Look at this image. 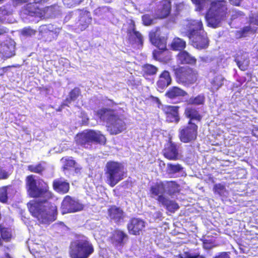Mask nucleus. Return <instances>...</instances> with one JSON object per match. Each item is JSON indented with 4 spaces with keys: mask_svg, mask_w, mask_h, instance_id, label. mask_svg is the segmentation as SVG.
<instances>
[{
    "mask_svg": "<svg viewBox=\"0 0 258 258\" xmlns=\"http://www.w3.org/2000/svg\"><path fill=\"white\" fill-rule=\"evenodd\" d=\"M28 168L29 170H30V171L38 173H40L44 169V168L42 167L41 164H39L36 165H29L28 166Z\"/></svg>",
    "mask_w": 258,
    "mask_h": 258,
    "instance_id": "de8ad7c7",
    "label": "nucleus"
},
{
    "mask_svg": "<svg viewBox=\"0 0 258 258\" xmlns=\"http://www.w3.org/2000/svg\"><path fill=\"white\" fill-rule=\"evenodd\" d=\"M83 208L82 204L69 196H66L64 198L61 204V212L62 214L80 211Z\"/></svg>",
    "mask_w": 258,
    "mask_h": 258,
    "instance_id": "ddd939ff",
    "label": "nucleus"
},
{
    "mask_svg": "<svg viewBox=\"0 0 258 258\" xmlns=\"http://www.w3.org/2000/svg\"><path fill=\"white\" fill-rule=\"evenodd\" d=\"M149 39L152 44L158 48L159 50H154L153 52V57L156 60L162 59V51L166 50V39L160 36L159 29L152 30L149 33Z\"/></svg>",
    "mask_w": 258,
    "mask_h": 258,
    "instance_id": "9b49d317",
    "label": "nucleus"
},
{
    "mask_svg": "<svg viewBox=\"0 0 258 258\" xmlns=\"http://www.w3.org/2000/svg\"><path fill=\"white\" fill-rule=\"evenodd\" d=\"M94 251L93 245L84 236L78 237L70 245L69 253L72 258H88Z\"/></svg>",
    "mask_w": 258,
    "mask_h": 258,
    "instance_id": "39448f33",
    "label": "nucleus"
},
{
    "mask_svg": "<svg viewBox=\"0 0 258 258\" xmlns=\"http://www.w3.org/2000/svg\"><path fill=\"white\" fill-rule=\"evenodd\" d=\"M21 15L30 16H35L42 18L41 9L39 5L34 4V3H29L22 8Z\"/></svg>",
    "mask_w": 258,
    "mask_h": 258,
    "instance_id": "dca6fc26",
    "label": "nucleus"
},
{
    "mask_svg": "<svg viewBox=\"0 0 258 258\" xmlns=\"http://www.w3.org/2000/svg\"><path fill=\"white\" fill-rule=\"evenodd\" d=\"M177 61L181 64H194L196 62V59L191 56L187 52L183 51L177 55Z\"/></svg>",
    "mask_w": 258,
    "mask_h": 258,
    "instance_id": "a878e982",
    "label": "nucleus"
},
{
    "mask_svg": "<svg viewBox=\"0 0 258 258\" xmlns=\"http://www.w3.org/2000/svg\"><path fill=\"white\" fill-rule=\"evenodd\" d=\"M213 190L215 194L218 195L220 197H226L228 195V191L225 186L221 183L215 184Z\"/></svg>",
    "mask_w": 258,
    "mask_h": 258,
    "instance_id": "58836bf2",
    "label": "nucleus"
},
{
    "mask_svg": "<svg viewBox=\"0 0 258 258\" xmlns=\"http://www.w3.org/2000/svg\"><path fill=\"white\" fill-rule=\"evenodd\" d=\"M185 114L187 118L190 119L189 121H200L202 119V116L199 112L192 107H187L185 110Z\"/></svg>",
    "mask_w": 258,
    "mask_h": 258,
    "instance_id": "cd10ccee",
    "label": "nucleus"
},
{
    "mask_svg": "<svg viewBox=\"0 0 258 258\" xmlns=\"http://www.w3.org/2000/svg\"><path fill=\"white\" fill-rule=\"evenodd\" d=\"M252 135L253 136H254L258 138V128H254L252 131Z\"/></svg>",
    "mask_w": 258,
    "mask_h": 258,
    "instance_id": "bf43d9fd",
    "label": "nucleus"
},
{
    "mask_svg": "<svg viewBox=\"0 0 258 258\" xmlns=\"http://www.w3.org/2000/svg\"><path fill=\"white\" fill-rule=\"evenodd\" d=\"M186 94V92L177 87L170 88L166 93V96L172 99L178 97L184 96Z\"/></svg>",
    "mask_w": 258,
    "mask_h": 258,
    "instance_id": "c756f323",
    "label": "nucleus"
},
{
    "mask_svg": "<svg viewBox=\"0 0 258 258\" xmlns=\"http://www.w3.org/2000/svg\"><path fill=\"white\" fill-rule=\"evenodd\" d=\"M142 20L145 25L148 26L152 24L153 20L149 15H146L143 16Z\"/></svg>",
    "mask_w": 258,
    "mask_h": 258,
    "instance_id": "09e8293b",
    "label": "nucleus"
},
{
    "mask_svg": "<svg viewBox=\"0 0 258 258\" xmlns=\"http://www.w3.org/2000/svg\"><path fill=\"white\" fill-rule=\"evenodd\" d=\"M162 216V214L160 211H157V212H155L153 215V217L155 219L161 220Z\"/></svg>",
    "mask_w": 258,
    "mask_h": 258,
    "instance_id": "6e6d98bb",
    "label": "nucleus"
},
{
    "mask_svg": "<svg viewBox=\"0 0 258 258\" xmlns=\"http://www.w3.org/2000/svg\"><path fill=\"white\" fill-rule=\"evenodd\" d=\"M15 42L12 40L0 44V53L4 57H10L15 54Z\"/></svg>",
    "mask_w": 258,
    "mask_h": 258,
    "instance_id": "a211bd4d",
    "label": "nucleus"
},
{
    "mask_svg": "<svg viewBox=\"0 0 258 258\" xmlns=\"http://www.w3.org/2000/svg\"><path fill=\"white\" fill-rule=\"evenodd\" d=\"M75 3L76 5H78L80 4L81 2L83 1V0H73Z\"/></svg>",
    "mask_w": 258,
    "mask_h": 258,
    "instance_id": "052dcab7",
    "label": "nucleus"
},
{
    "mask_svg": "<svg viewBox=\"0 0 258 258\" xmlns=\"http://www.w3.org/2000/svg\"><path fill=\"white\" fill-rule=\"evenodd\" d=\"M76 141L78 144L88 148L93 142L104 144L106 138L99 131H85L76 136Z\"/></svg>",
    "mask_w": 258,
    "mask_h": 258,
    "instance_id": "1a4fd4ad",
    "label": "nucleus"
},
{
    "mask_svg": "<svg viewBox=\"0 0 258 258\" xmlns=\"http://www.w3.org/2000/svg\"><path fill=\"white\" fill-rule=\"evenodd\" d=\"M59 11V7L58 6L53 5L41 9V14L43 18H52L58 15Z\"/></svg>",
    "mask_w": 258,
    "mask_h": 258,
    "instance_id": "b1692460",
    "label": "nucleus"
},
{
    "mask_svg": "<svg viewBox=\"0 0 258 258\" xmlns=\"http://www.w3.org/2000/svg\"><path fill=\"white\" fill-rule=\"evenodd\" d=\"M242 0H229L231 4L235 6H239Z\"/></svg>",
    "mask_w": 258,
    "mask_h": 258,
    "instance_id": "13d9d810",
    "label": "nucleus"
},
{
    "mask_svg": "<svg viewBox=\"0 0 258 258\" xmlns=\"http://www.w3.org/2000/svg\"><path fill=\"white\" fill-rule=\"evenodd\" d=\"M9 176V173L5 170L0 169V179H6Z\"/></svg>",
    "mask_w": 258,
    "mask_h": 258,
    "instance_id": "864d4df0",
    "label": "nucleus"
},
{
    "mask_svg": "<svg viewBox=\"0 0 258 258\" xmlns=\"http://www.w3.org/2000/svg\"><path fill=\"white\" fill-rule=\"evenodd\" d=\"M249 22V26L244 27L242 30V36H243L244 34L247 32H254L256 31L257 28L255 26H258V14L250 17Z\"/></svg>",
    "mask_w": 258,
    "mask_h": 258,
    "instance_id": "bb28decb",
    "label": "nucleus"
},
{
    "mask_svg": "<svg viewBox=\"0 0 258 258\" xmlns=\"http://www.w3.org/2000/svg\"><path fill=\"white\" fill-rule=\"evenodd\" d=\"M95 13L100 16L106 15L107 16H109V14L111 13L110 9L106 6H103L99 7L95 10Z\"/></svg>",
    "mask_w": 258,
    "mask_h": 258,
    "instance_id": "37998d69",
    "label": "nucleus"
},
{
    "mask_svg": "<svg viewBox=\"0 0 258 258\" xmlns=\"http://www.w3.org/2000/svg\"><path fill=\"white\" fill-rule=\"evenodd\" d=\"M28 207L32 215L40 223L49 224L56 219V207L48 202L46 199L38 202L31 201L28 204Z\"/></svg>",
    "mask_w": 258,
    "mask_h": 258,
    "instance_id": "f03ea898",
    "label": "nucleus"
},
{
    "mask_svg": "<svg viewBox=\"0 0 258 258\" xmlns=\"http://www.w3.org/2000/svg\"><path fill=\"white\" fill-rule=\"evenodd\" d=\"M36 31L30 27H25L21 30V34L25 37L32 36L36 34Z\"/></svg>",
    "mask_w": 258,
    "mask_h": 258,
    "instance_id": "c03bdc74",
    "label": "nucleus"
},
{
    "mask_svg": "<svg viewBox=\"0 0 258 258\" xmlns=\"http://www.w3.org/2000/svg\"><path fill=\"white\" fill-rule=\"evenodd\" d=\"M105 175L107 182L111 187L114 186L126 176L123 165L114 161L107 163L105 167Z\"/></svg>",
    "mask_w": 258,
    "mask_h": 258,
    "instance_id": "6e6552de",
    "label": "nucleus"
},
{
    "mask_svg": "<svg viewBox=\"0 0 258 258\" xmlns=\"http://www.w3.org/2000/svg\"><path fill=\"white\" fill-rule=\"evenodd\" d=\"M8 200V191L7 187L0 188V202L6 203Z\"/></svg>",
    "mask_w": 258,
    "mask_h": 258,
    "instance_id": "a18cd8bd",
    "label": "nucleus"
},
{
    "mask_svg": "<svg viewBox=\"0 0 258 258\" xmlns=\"http://www.w3.org/2000/svg\"><path fill=\"white\" fill-rule=\"evenodd\" d=\"M194 258H204V257L203 256H201V255H194Z\"/></svg>",
    "mask_w": 258,
    "mask_h": 258,
    "instance_id": "680f3d73",
    "label": "nucleus"
},
{
    "mask_svg": "<svg viewBox=\"0 0 258 258\" xmlns=\"http://www.w3.org/2000/svg\"><path fill=\"white\" fill-rule=\"evenodd\" d=\"M5 258H11V257L8 253H6Z\"/></svg>",
    "mask_w": 258,
    "mask_h": 258,
    "instance_id": "e2e57ef3",
    "label": "nucleus"
},
{
    "mask_svg": "<svg viewBox=\"0 0 258 258\" xmlns=\"http://www.w3.org/2000/svg\"><path fill=\"white\" fill-rule=\"evenodd\" d=\"M183 26L186 35L194 47L199 49L206 48L209 45L207 33L203 29V24L199 20H187Z\"/></svg>",
    "mask_w": 258,
    "mask_h": 258,
    "instance_id": "7ed1b4c3",
    "label": "nucleus"
},
{
    "mask_svg": "<svg viewBox=\"0 0 258 258\" xmlns=\"http://www.w3.org/2000/svg\"><path fill=\"white\" fill-rule=\"evenodd\" d=\"M105 2H106V3H110L113 0H104Z\"/></svg>",
    "mask_w": 258,
    "mask_h": 258,
    "instance_id": "0e129e2a",
    "label": "nucleus"
},
{
    "mask_svg": "<svg viewBox=\"0 0 258 258\" xmlns=\"http://www.w3.org/2000/svg\"><path fill=\"white\" fill-rule=\"evenodd\" d=\"M53 187L57 192L66 194L69 190L70 185L68 182L62 179H57L54 180Z\"/></svg>",
    "mask_w": 258,
    "mask_h": 258,
    "instance_id": "393cba45",
    "label": "nucleus"
},
{
    "mask_svg": "<svg viewBox=\"0 0 258 258\" xmlns=\"http://www.w3.org/2000/svg\"><path fill=\"white\" fill-rule=\"evenodd\" d=\"M143 71L148 75H153L157 73V68L153 65L147 64L143 67Z\"/></svg>",
    "mask_w": 258,
    "mask_h": 258,
    "instance_id": "ea45409f",
    "label": "nucleus"
},
{
    "mask_svg": "<svg viewBox=\"0 0 258 258\" xmlns=\"http://www.w3.org/2000/svg\"><path fill=\"white\" fill-rule=\"evenodd\" d=\"M127 236L123 231L116 230L114 231L113 235V240L116 243L117 245H121L124 243V240Z\"/></svg>",
    "mask_w": 258,
    "mask_h": 258,
    "instance_id": "f704fd0d",
    "label": "nucleus"
},
{
    "mask_svg": "<svg viewBox=\"0 0 258 258\" xmlns=\"http://www.w3.org/2000/svg\"><path fill=\"white\" fill-rule=\"evenodd\" d=\"M214 258H230L229 254L227 252H222L219 253Z\"/></svg>",
    "mask_w": 258,
    "mask_h": 258,
    "instance_id": "5fc2aeb1",
    "label": "nucleus"
},
{
    "mask_svg": "<svg viewBox=\"0 0 258 258\" xmlns=\"http://www.w3.org/2000/svg\"><path fill=\"white\" fill-rule=\"evenodd\" d=\"M172 79L170 73L167 71H164L159 77L157 82L158 90L163 92L171 83Z\"/></svg>",
    "mask_w": 258,
    "mask_h": 258,
    "instance_id": "6ab92c4d",
    "label": "nucleus"
},
{
    "mask_svg": "<svg viewBox=\"0 0 258 258\" xmlns=\"http://www.w3.org/2000/svg\"><path fill=\"white\" fill-rule=\"evenodd\" d=\"M63 4L69 8L76 6V4L73 0H62Z\"/></svg>",
    "mask_w": 258,
    "mask_h": 258,
    "instance_id": "3c124183",
    "label": "nucleus"
},
{
    "mask_svg": "<svg viewBox=\"0 0 258 258\" xmlns=\"http://www.w3.org/2000/svg\"><path fill=\"white\" fill-rule=\"evenodd\" d=\"M163 154L165 157L169 160H177L179 159L180 157L179 145L169 142L165 146Z\"/></svg>",
    "mask_w": 258,
    "mask_h": 258,
    "instance_id": "2eb2a0df",
    "label": "nucleus"
},
{
    "mask_svg": "<svg viewBox=\"0 0 258 258\" xmlns=\"http://www.w3.org/2000/svg\"><path fill=\"white\" fill-rule=\"evenodd\" d=\"M167 167L169 173H176L180 172L182 169V167L179 164H173L168 163L167 165Z\"/></svg>",
    "mask_w": 258,
    "mask_h": 258,
    "instance_id": "a19ab883",
    "label": "nucleus"
},
{
    "mask_svg": "<svg viewBox=\"0 0 258 258\" xmlns=\"http://www.w3.org/2000/svg\"><path fill=\"white\" fill-rule=\"evenodd\" d=\"M28 0H12L13 6L12 7H16L18 6L22 5L23 3H27Z\"/></svg>",
    "mask_w": 258,
    "mask_h": 258,
    "instance_id": "8fccbe9b",
    "label": "nucleus"
},
{
    "mask_svg": "<svg viewBox=\"0 0 258 258\" xmlns=\"http://www.w3.org/2000/svg\"><path fill=\"white\" fill-rule=\"evenodd\" d=\"M170 10V3L168 1H164L161 7L158 9L157 15L160 18H164L169 15Z\"/></svg>",
    "mask_w": 258,
    "mask_h": 258,
    "instance_id": "c85d7f7f",
    "label": "nucleus"
},
{
    "mask_svg": "<svg viewBox=\"0 0 258 258\" xmlns=\"http://www.w3.org/2000/svg\"><path fill=\"white\" fill-rule=\"evenodd\" d=\"M2 244V240H1V239L0 238V245H1Z\"/></svg>",
    "mask_w": 258,
    "mask_h": 258,
    "instance_id": "338daca9",
    "label": "nucleus"
},
{
    "mask_svg": "<svg viewBox=\"0 0 258 258\" xmlns=\"http://www.w3.org/2000/svg\"><path fill=\"white\" fill-rule=\"evenodd\" d=\"M5 0H0V3H3Z\"/></svg>",
    "mask_w": 258,
    "mask_h": 258,
    "instance_id": "69168bd1",
    "label": "nucleus"
},
{
    "mask_svg": "<svg viewBox=\"0 0 258 258\" xmlns=\"http://www.w3.org/2000/svg\"><path fill=\"white\" fill-rule=\"evenodd\" d=\"M26 184L28 191L32 197H46L49 196L47 184L43 181H37L33 175L27 177Z\"/></svg>",
    "mask_w": 258,
    "mask_h": 258,
    "instance_id": "9d476101",
    "label": "nucleus"
},
{
    "mask_svg": "<svg viewBox=\"0 0 258 258\" xmlns=\"http://www.w3.org/2000/svg\"><path fill=\"white\" fill-rule=\"evenodd\" d=\"M109 216L111 220L115 223H120L123 220L124 214L123 211L119 208L112 207L108 210Z\"/></svg>",
    "mask_w": 258,
    "mask_h": 258,
    "instance_id": "412c9836",
    "label": "nucleus"
},
{
    "mask_svg": "<svg viewBox=\"0 0 258 258\" xmlns=\"http://www.w3.org/2000/svg\"><path fill=\"white\" fill-rule=\"evenodd\" d=\"M224 81L225 79L222 75L215 76L211 81L212 91H217L223 85Z\"/></svg>",
    "mask_w": 258,
    "mask_h": 258,
    "instance_id": "473e14b6",
    "label": "nucleus"
},
{
    "mask_svg": "<svg viewBox=\"0 0 258 258\" xmlns=\"http://www.w3.org/2000/svg\"><path fill=\"white\" fill-rule=\"evenodd\" d=\"M194 255L188 252H185L183 253L180 254L179 258H194Z\"/></svg>",
    "mask_w": 258,
    "mask_h": 258,
    "instance_id": "603ef678",
    "label": "nucleus"
},
{
    "mask_svg": "<svg viewBox=\"0 0 258 258\" xmlns=\"http://www.w3.org/2000/svg\"><path fill=\"white\" fill-rule=\"evenodd\" d=\"M13 11L12 6L7 5L0 8V21L1 22H7L5 16H9Z\"/></svg>",
    "mask_w": 258,
    "mask_h": 258,
    "instance_id": "c9c22d12",
    "label": "nucleus"
},
{
    "mask_svg": "<svg viewBox=\"0 0 258 258\" xmlns=\"http://www.w3.org/2000/svg\"><path fill=\"white\" fill-rule=\"evenodd\" d=\"M61 162L63 163V169L64 172L66 170L74 169V168L76 172L80 171V169L76 167L75 161L72 158H62L61 159Z\"/></svg>",
    "mask_w": 258,
    "mask_h": 258,
    "instance_id": "7c9ffc66",
    "label": "nucleus"
},
{
    "mask_svg": "<svg viewBox=\"0 0 258 258\" xmlns=\"http://www.w3.org/2000/svg\"><path fill=\"white\" fill-rule=\"evenodd\" d=\"M198 125L189 121L188 125L179 130V139L183 143H189L195 140L197 136Z\"/></svg>",
    "mask_w": 258,
    "mask_h": 258,
    "instance_id": "f8f14e48",
    "label": "nucleus"
},
{
    "mask_svg": "<svg viewBox=\"0 0 258 258\" xmlns=\"http://www.w3.org/2000/svg\"><path fill=\"white\" fill-rule=\"evenodd\" d=\"M134 25L133 28H130L128 30L129 40L133 44H136L138 46H142L143 44V37L141 33L135 30Z\"/></svg>",
    "mask_w": 258,
    "mask_h": 258,
    "instance_id": "5701e85b",
    "label": "nucleus"
},
{
    "mask_svg": "<svg viewBox=\"0 0 258 258\" xmlns=\"http://www.w3.org/2000/svg\"><path fill=\"white\" fill-rule=\"evenodd\" d=\"M98 114L101 119L106 121L107 131L110 134H119L126 128L124 121L114 111L104 108L100 110Z\"/></svg>",
    "mask_w": 258,
    "mask_h": 258,
    "instance_id": "423d86ee",
    "label": "nucleus"
},
{
    "mask_svg": "<svg viewBox=\"0 0 258 258\" xmlns=\"http://www.w3.org/2000/svg\"><path fill=\"white\" fill-rule=\"evenodd\" d=\"M145 226V222L139 218L132 219L127 224V229L130 234L139 235Z\"/></svg>",
    "mask_w": 258,
    "mask_h": 258,
    "instance_id": "f3484780",
    "label": "nucleus"
},
{
    "mask_svg": "<svg viewBox=\"0 0 258 258\" xmlns=\"http://www.w3.org/2000/svg\"><path fill=\"white\" fill-rule=\"evenodd\" d=\"M166 193L172 195L179 191V186L174 181H164Z\"/></svg>",
    "mask_w": 258,
    "mask_h": 258,
    "instance_id": "72a5a7b5",
    "label": "nucleus"
},
{
    "mask_svg": "<svg viewBox=\"0 0 258 258\" xmlns=\"http://www.w3.org/2000/svg\"><path fill=\"white\" fill-rule=\"evenodd\" d=\"M196 5L197 11H202L207 8L210 4V7L207 12L205 18L209 26L213 28L219 26L221 21L226 16L227 6L224 1H218L210 3L209 0H191Z\"/></svg>",
    "mask_w": 258,
    "mask_h": 258,
    "instance_id": "f257e3e1",
    "label": "nucleus"
},
{
    "mask_svg": "<svg viewBox=\"0 0 258 258\" xmlns=\"http://www.w3.org/2000/svg\"><path fill=\"white\" fill-rule=\"evenodd\" d=\"M80 91L78 88H74L69 94V97L67 98L62 105L63 106H69L72 101H74L79 96Z\"/></svg>",
    "mask_w": 258,
    "mask_h": 258,
    "instance_id": "4c0bfd02",
    "label": "nucleus"
},
{
    "mask_svg": "<svg viewBox=\"0 0 258 258\" xmlns=\"http://www.w3.org/2000/svg\"><path fill=\"white\" fill-rule=\"evenodd\" d=\"M205 101V97L203 95H199L194 98L189 99V103L195 105L203 104Z\"/></svg>",
    "mask_w": 258,
    "mask_h": 258,
    "instance_id": "79ce46f5",
    "label": "nucleus"
},
{
    "mask_svg": "<svg viewBox=\"0 0 258 258\" xmlns=\"http://www.w3.org/2000/svg\"><path fill=\"white\" fill-rule=\"evenodd\" d=\"M235 61L236 62L238 68L242 71L247 70L249 63V60L247 58V56L245 54L241 57L236 56L235 58Z\"/></svg>",
    "mask_w": 258,
    "mask_h": 258,
    "instance_id": "2f4dec72",
    "label": "nucleus"
},
{
    "mask_svg": "<svg viewBox=\"0 0 258 258\" xmlns=\"http://www.w3.org/2000/svg\"><path fill=\"white\" fill-rule=\"evenodd\" d=\"M185 41L178 37L175 38L171 44V48L174 50H183L185 47Z\"/></svg>",
    "mask_w": 258,
    "mask_h": 258,
    "instance_id": "e433bc0d",
    "label": "nucleus"
},
{
    "mask_svg": "<svg viewBox=\"0 0 258 258\" xmlns=\"http://www.w3.org/2000/svg\"><path fill=\"white\" fill-rule=\"evenodd\" d=\"M163 111L166 115V120L169 122H178L179 120L178 116V107L172 106H164Z\"/></svg>",
    "mask_w": 258,
    "mask_h": 258,
    "instance_id": "aec40b11",
    "label": "nucleus"
},
{
    "mask_svg": "<svg viewBox=\"0 0 258 258\" xmlns=\"http://www.w3.org/2000/svg\"><path fill=\"white\" fill-rule=\"evenodd\" d=\"M0 232L1 236L4 240L8 241L11 238V234L8 229L0 227Z\"/></svg>",
    "mask_w": 258,
    "mask_h": 258,
    "instance_id": "49530a36",
    "label": "nucleus"
},
{
    "mask_svg": "<svg viewBox=\"0 0 258 258\" xmlns=\"http://www.w3.org/2000/svg\"><path fill=\"white\" fill-rule=\"evenodd\" d=\"M61 29L56 27L55 26L49 24L47 25H42L38 29L39 33L42 36H46L47 34L53 33L56 37L60 31Z\"/></svg>",
    "mask_w": 258,
    "mask_h": 258,
    "instance_id": "4be33fe9",
    "label": "nucleus"
},
{
    "mask_svg": "<svg viewBox=\"0 0 258 258\" xmlns=\"http://www.w3.org/2000/svg\"><path fill=\"white\" fill-rule=\"evenodd\" d=\"M92 17L90 13L85 10H76L69 13L64 18V22H70L69 26L76 32L85 30L90 24Z\"/></svg>",
    "mask_w": 258,
    "mask_h": 258,
    "instance_id": "20e7f679",
    "label": "nucleus"
},
{
    "mask_svg": "<svg viewBox=\"0 0 258 258\" xmlns=\"http://www.w3.org/2000/svg\"><path fill=\"white\" fill-rule=\"evenodd\" d=\"M9 30L4 26H0V35L8 32Z\"/></svg>",
    "mask_w": 258,
    "mask_h": 258,
    "instance_id": "4d7b16f0",
    "label": "nucleus"
},
{
    "mask_svg": "<svg viewBox=\"0 0 258 258\" xmlns=\"http://www.w3.org/2000/svg\"><path fill=\"white\" fill-rule=\"evenodd\" d=\"M198 79L197 71L187 68L183 71L178 76V81L184 85L193 84L196 82Z\"/></svg>",
    "mask_w": 258,
    "mask_h": 258,
    "instance_id": "4468645a",
    "label": "nucleus"
},
{
    "mask_svg": "<svg viewBox=\"0 0 258 258\" xmlns=\"http://www.w3.org/2000/svg\"><path fill=\"white\" fill-rule=\"evenodd\" d=\"M164 185V181L158 182L152 185L150 188V197L157 200L159 204L165 207L168 211L174 213L178 209L179 206L165 195L166 189Z\"/></svg>",
    "mask_w": 258,
    "mask_h": 258,
    "instance_id": "0eeeda50",
    "label": "nucleus"
}]
</instances>
